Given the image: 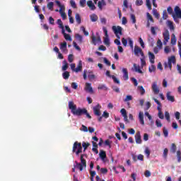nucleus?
Returning <instances> with one entry per match:
<instances>
[{
	"instance_id": "49530a36",
	"label": "nucleus",
	"mask_w": 181,
	"mask_h": 181,
	"mask_svg": "<svg viewBox=\"0 0 181 181\" xmlns=\"http://www.w3.org/2000/svg\"><path fill=\"white\" fill-rule=\"evenodd\" d=\"M156 70V66H155V65L152 64L149 68H148V71L150 73H152L153 71H155Z\"/></svg>"
},
{
	"instance_id": "a19ab883",
	"label": "nucleus",
	"mask_w": 181,
	"mask_h": 181,
	"mask_svg": "<svg viewBox=\"0 0 181 181\" xmlns=\"http://www.w3.org/2000/svg\"><path fill=\"white\" fill-rule=\"evenodd\" d=\"M156 30H158V27H151V35H153V36L156 35Z\"/></svg>"
},
{
	"instance_id": "13d9d810",
	"label": "nucleus",
	"mask_w": 181,
	"mask_h": 181,
	"mask_svg": "<svg viewBox=\"0 0 181 181\" xmlns=\"http://www.w3.org/2000/svg\"><path fill=\"white\" fill-rule=\"evenodd\" d=\"M64 37L66 39V40L71 42V36H70L69 34H64Z\"/></svg>"
},
{
	"instance_id": "423d86ee",
	"label": "nucleus",
	"mask_w": 181,
	"mask_h": 181,
	"mask_svg": "<svg viewBox=\"0 0 181 181\" xmlns=\"http://www.w3.org/2000/svg\"><path fill=\"white\" fill-rule=\"evenodd\" d=\"M101 105L100 104L96 105L95 107H93V111L94 113V115L96 117H101Z\"/></svg>"
},
{
	"instance_id": "a211bd4d",
	"label": "nucleus",
	"mask_w": 181,
	"mask_h": 181,
	"mask_svg": "<svg viewBox=\"0 0 181 181\" xmlns=\"http://www.w3.org/2000/svg\"><path fill=\"white\" fill-rule=\"evenodd\" d=\"M81 70H83V62H81V60H80L78 62L77 67L74 69V71L76 73H78V71H81Z\"/></svg>"
},
{
	"instance_id": "6ab92c4d",
	"label": "nucleus",
	"mask_w": 181,
	"mask_h": 181,
	"mask_svg": "<svg viewBox=\"0 0 181 181\" xmlns=\"http://www.w3.org/2000/svg\"><path fill=\"white\" fill-rule=\"evenodd\" d=\"M174 11H175V16L177 18H180V19H181V10H180V8H179V6H175Z\"/></svg>"
},
{
	"instance_id": "603ef678",
	"label": "nucleus",
	"mask_w": 181,
	"mask_h": 181,
	"mask_svg": "<svg viewBox=\"0 0 181 181\" xmlns=\"http://www.w3.org/2000/svg\"><path fill=\"white\" fill-rule=\"evenodd\" d=\"M132 95H128L126 96V98L124 100V103H127L128 101H132Z\"/></svg>"
},
{
	"instance_id": "a18cd8bd",
	"label": "nucleus",
	"mask_w": 181,
	"mask_h": 181,
	"mask_svg": "<svg viewBox=\"0 0 181 181\" xmlns=\"http://www.w3.org/2000/svg\"><path fill=\"white\" fill-rule=\"evenodd\" d=\"M73 46L74 47H75V49H76V50H78V52H81V48L78 47V45H77V42H76L75 41L73 42Z\"/></svg>"
},
{
	"instance_id": "72a5a7b5",
	"label": "nucleus",
	"mask_w": 181,
	"mask_h": 181,
	"mask_svg": "<svg viewBox=\"0 0 181 181\" xmlns=\"http://www.w3.org/2000/svg\"><path fill=\"white\" fill-rule=\"evenodd\" d=\"M98 90H105V91H107V90H108V88H107V86H105V84H100L98 86Z\"/></svg>"
},
{
	"instance_id": "f257e3e1",
	"label": "nucleus",
	"mask_w": 181,
	"mask_h": 181,
	"mask_svg": "<svg viewBox=\"0 0 181 181\" xmlns=\"http://www.w3.org/2000/svg\"><path fill=\"white\" fill-rule=\"evenodd\" d=\"M69 109L71 110V112L73 115H76V117H81V115H86L88 119H91V115L87 111L86 108L78 107L77 105L74 104V102L70 101L69 102Z\"/></svg>"
},
{
	"instance_id": "09e8293b",
	"label": "nucleus",
	"mask_w": 181,
	"mask_h": 181,
	"mask_svg": "<svg viewBox=\"0 0 181 181\" xmlns=\"http://www.w3.org/2000/svg\"><path fill=\"white\" fill-rule=\"evenodd\" d=\"M136 6H141V5H144V1L142 0H136Z\"/></svg>"
},
{
	"instance_id": "79ce46f5",
	"label": "nucleus",
	"mask_w": 181,
	"mask_h": 181,
	"mask_svg": "<svg viewBox=\"0 0 181 181\" xmlns=\"http://www.w3.org/2000/svg\"><path fill=\"white\" fill-rule=\"evenodd\" d=\"M140 60L142 67L146 66V61H145V55H144V57H142Z\"/></svg>"
},
{
	"instance_id": "338daca9",
	"label": "nucleus",
	"mask_w": 181,
	"mask_h": 181,
	"mask_svg": "<svg viewBox=\"0 0 181 181\" xmlns=\"http://www.w3.org/2000/svg\"><path fill=\"white\" fill-rule=\"evenodd\" d=\"M131 80L134 83V85L135 86V87H136V86H138V81L136 80V78H131Z\"/></svg>"
},
{
	"instance_id": "de8ad7c7",
	"label": "nucleus",
	"mask_w": 181,
	"mask_h": 181,
	"mask_svg": "<svg viewBox=\"0 0 181 181\" xmlns=\"http://www.w3.org/2000/svg\"><path fill=\"white\" fill-rule=\"evenodd\" d=\"M80 130L83 131V132H88V128H87V127L85 126L84 124H82Z\"/></svg>"
},
{
	"instance_id": "f704fd0d",
	"label": "nucleus",
	"mask_w": 181,
	"mask_h": 181,
	"mask_svg": "<svg viewBox=\"0 0 181 181\" xmlns=\"http://www.w3.org/2000/svg\"><path fill=\"white\" fill-rule=\"evenodd\" d=\"M90 20L92 22H97V21H98V16L95 14H92L90 16Z\"/></svg>"
},
{
	"instance_id": "bb28decb",
	"label": "nucleus",
	"mask_w": 181,
	"mask_h": 181,
	"mask_svg": "<svg viewBox=\"0 0 181 181\" xmlns=\"http://www.w3.org/2000/svg\"><path fill=\"white\" fill-rule=\"evenodd\" d=\"M177 149V147L176 146V144H172L171 148L170 149L171 153H176V150Z\"/></svg>"
},
{
	"instance_id": "1a4fd4ad",
	"label": "nucleus",
	"mask_w": 181,
	"mask_h": 181,
	"mask_svg": "<svg viewBox=\"0 0 181 181\" xmlns=\"http://www.w3.org/2000/svg\"><path fill=\"white\" fill-rule=\"evenodd\" d=\"M112 30L114 31L115 35H122V28L119 25H118L117 27L115 25H113L112 27Z\"/></svg>"
},
{
	"instance_id": "5fc2aeb1",
	"label": "nucleus",
	"mask_w": 181,
	"mask_h": 181,
	"mask_svg": "<svg viewBox=\"0 0 181 181\" xmlns=\"http://www.w3.org/2000/svg\"><path fill=\"white\" fill-rule=\"evenodd\" d=\"M71 6L74 8V9H76L77 8V5H76V1L74 0L70 1Z\"/></svg>"
},
{
	"instance_id": "4468645a",
	"label": "nucleus",
	"mask_w": 181,
	"mask_h": 181,
	"mask_svg": "<svg viewBox=\"0 0 181 181\" xmlns=\"http://www.w3.org/2000/svg\"><path fill=\"white\" fill-rule=\"evenodd\" d=\"M163 36L164 37L165 42H169V39H170V35L169 34V30H165L163 33Z\"/></svg>"
},
{
	"instance_id": "9d476101",
	"label": "nucleus",
	"mask_w": 181,
	"mask_h": 181,
	"mask_svg": "<svg viewBox=\"0 0 181 181\" xmlns=\"http://www.w3.org/2000/svg\"><path fill=\"white\" fill-rule=\"evenodd\" d=\"M153 92L155 95L159 94V87H158V82H153L151 86Z\"/></svg>"
},
{
	"instance_id": "ea45409f",
	"label": "nucleus",
	"mask_w": 181,
	"mask_h": 181,
	"mask_svg": "<svg viewBox=\"0 0 181 181\" xmlns=\"http://www.w3.org/2000/svg\"><path fill=\"white\" fill-rule=\"evenodd\" d=\"M176 42H177L176 36H175V34H173L171 37V45H176Z\"/></svg>"
},
{
	"instance_id": "412c9836",
	"label": "nucleus",
	"mask_w": 181,
	"mask_h": 181,
	"mask_svg": "<svg viewBox=\"0 0 181 181\" xmlns=\"http://www.w3.org/2000/svg\"><path fill=\"white\" fill-rule=\"evenodd\" d=\"M148 57H149V60H150V63H151V64H155V54H153V53L148 52Z\"/></svg>"
},
{
	"instance_id": "69168bd1",
	"label": "nucleus",
	"mask_w": 181,
	"mask_h": 181,
	"mask_svg": "<svg viewBox=\"0 0 181 181\" xmlns=\"http://www.w3.org/2000/svg\"><path fill=\"white\" fill-rule=\"evenodd\" d=\"M103 62L107 64V66H111V62L108 61L107 58H103Z\"/></svg>"
},
{
	"instance_id": "6e6d98bb",
	"label": "nucleus",
	"mask_w": 181,
	"mask_h": 181,
	"mask_svg": "<svg viewBox=\"0 0 181 181\" xmlns=\"http://www.w3.org/2000/svg\"><path fill=\"white\" fill-rule=\"evenodd\" d=\"M169 152V150L168 148H165L163 151V158H165V159H166V158H168V153Z\"/></svg>"
},
{
	"instance_id": "c03bdc74",
	"label": "nucleus",
	"mask_w": 181,
	"mask_h": 181,
	"mask_svg": "<svg viewBox=\"0 0 181 181\" xmlns=\"http://www.w3.org/2000/svg\"><path fill=\"white\" fill-rule=\"evenodd\" d=\"M134 67L135 71H136L137 73L142 74V70H141V69H139V66H136V64H134Z\"/></svg>"
},
{
	"instance_id": "b1692460",
	"label": "nucleus",
	"mask_w": 181,
	"mask_h": 181,
	"mask_svg": "<svg viewBox=\"0 0 181 181\" xmlns=\"http://www.w3.org/2000/svg\"><path fill=\"white\" fill-rule=\"evenodd\" d=\"M167 25L168 26L170 30H175V25H173V22L168 21Z\"/></svg>"
},
{
	"instance_id": "37998d69",
	"label": "nucleus",
	"mask_w": 181,
	"mask_h": 181,
	"mask_svg": "<svg viewBox=\"0 0 181 181\" xmlns=\"http://www.w3.org/2000/svg\"><path fill=\"white\" fill-rule=\"evenodd\" d=\"M48 9L50 11H53V6H54V4L52 1L49 2L47 5Z\"/></svg>"
},
{
	"instance_id": "4d7b16f0",
	"label": "nucleus",
	"mask_w": 181,
	"mask_h": 181,
	"mask_svg": "<svg viewBox=\"0 0 181 181\" xmlns=\"http://www.w3.org/2000/svg\"><path fill=\"white\" fill-rule=\"evenodd\" d=\"M102 117H103V118H110V113L107 111H104Z\"/></svg>"
},
{
	"instance_id": "864d4df0",
	"label": "nucleus",
	"mask_w": 181,
	"mask_h": 181,
	"mask_svg": "<svg viewBox=\"0 0 181 181\" xmlns=\"http://www.w3.org/2000/svg\"><path fill=\"white\" fill-rule=\"evenodd\" d=\"M165 117L167 121H168V122H170V115L168 113V112H165Z\"/></svg>"
},
{
	"instance_id": "bf43d9fd",
	"label": "nucleus",
	"mask_w": 181,
	"mask_h": 181,
	"mask_svg": "<svg viewBox=\"0 0 181 181\" xmlns=\"http://www.w3.org/2000/svg\"><path fill=\"white\" fill-rule=\"evenodd\" d=\"M79 4L81 8H84L86 6V0H80Z\"/></svg>"
},
{
	"instance_id": "3c124183",
	"label": "nucleus",
	"mask_w": 181,
	"mask_h": 181,
	"mask_svg": "<svg viewBox=\"0 0 181 181\" xmlns=\"http://www.w3.org/2000/svg\"><path fill=\"white\" fill-rule=\"evenodd\" d=\"M163 135L165 138H168V136H169V132H168V129H166V128H163Z\"/></svg>"
},
{
	"instance_id": "2eb2a0df",
	"label": "nucleus",
	"mask_w": 181,
	"mask_h": 181,
	"mask_svg": "<svg viewBox=\"0 0 181 181\" xmlns=\"http://www.w3.org/2000/svg\"><path fill=\"white\" fill-rule=\"evenodd\" d=\"M103 6H107L105 0H101L98 2V7L99 8L100 11H103Z\"/></svg>"
},
{
	"instance_id": "dca6fc26",
	"label": "nucleus",
	"mask_w": 181,
	"mask_h": 181,
	"mask_svg": "<svg viewBox=\"0 0 181 181\" xmlns=\"http://www.w3.org/2000/svg\"><path fill=\"white\" fill-rule=\"evenodd\" d=\"M122 73H123L124 80H125V81L129 80V76L128 75V69H127V68H123L122 69Z\"/></svg>"
},
{
	"instance_id": "e2e57ef3",
	"label": "nucleus",
	"mask_w": 181,
	"mask_h": 181,
	"mask_svg": "<svg viewBox=\"0 0 181 181\" xmlns=\"http://www.w3.org/2000/svg\"><path fill=\"white\" fill-rule=\"evenodd\" d=\"M156 127H158V128H162V123L160 122L159 119H157L156 121Z\"/></svg>"
},
{
	"instance_id": "cd10ccee",
	"label": "nucleus",
	"mask_w": 181,
	"mask_h": 181,
	"mask_svg": "<svg viewBox=\"0 0 181 181\" xmlns=\"http://www.w3.org/2000/svg\"><path fill=\"white\" fill-rule=\"evenodd\" d=\"M75 19H76L78 25H80V23H81V16H80V14H78V13H76Z\"/></svg>"
},
{
	"instance_id": "ddd939ff",
	"label": "nucleus",
	"mask_w": 181,
	"mask_h": 181,
	"mask_svg": "<svg viewBox=\"0 0 181 181\" xmlns=\"http://www.w3.org/2000/svg\"><path fill=\"white\" fill-rule=\"evenodd\" d=\"M172 92L168 91L167 92L166 97L167 100L168 101H170V103H175V96L172 95Z\"/></svg>"
},
{
	"instance_id": "473e14b6",
	"label": "nucleus",
	"mask_w": 181,
	"mask_h": 181,
	"mask_svg": "<svg viewBox=\"0 0 181 181\" xmlns=\"http://www.w3.org/2000/svg\"><path fill=\"white\" fill-rule=\"evenodd\" d=\"M141 95H144V94H145V88H144V86H139L137 87Z\"/></svg>"
},
{
	"instance_id": "0eeeda50",
	"label": "nucleus",
	"mask_w": 181,
	"mask_h": 181,
	"mask_svg": "<svg viewBox=\"0 0 181 181\" xmlns=\"http://www.w3.org/2000/svg\"><path fill=\"white\" fill-rule=\"evenodd\" d=\"M103 29L105 36L103 40L104 44L106 45V46H110V38L108 37V30L105 27H104Z\"/></svg>"
},
{
	"instance_id": "7ed1b4c3",
	"label": "nucleus",
	"mask_w": 181,
	"mask_h": 181,
	"mask_svg": "<svg viewBox=\"0 0 181 181\" xmlns=\"http://www.w3.org/2000/svg\"><path fill=\"white\" fill-rule=\"evenodd\" d=\"M75 163H76V168L81 171L83 168H87V161L84 159V154L81 155V163L77 161H75Z\"/></svg>"
},
{
	"instance_id": "052dcab7",
	"label": "nucleus",
	"mask_w": 181,
	"mask_h": 181,
	"mask_svg": "<svg viewBox=\"0 0 181 181\" xmlns=\"http://www.w3.org/2000/svg\"><path fill=\"white\" fill-rule=\"evenodd\" d=\"M112 78L114 83H116V84H119V81L118 80V78H117V77H115V76L112 75Z\"/></svg>"
},
{
	"instance_id": "c9c22d12",
	"label": "nucleus",
	"mask_w": 181,
	"mask_h": 181,
	"mask_svg": "<svg viewBox=\"0 0 181 181\" xmlns=\"http://www.w3.org/2000/svg\"><path fill=\"white\" fill-rule=\"evenodd\" d=\"M153 15L155 16V18H156L157 19H159V17L160 16V15L159 14V13H158V10L156 9H153Z\"/></svg>"
},
{
	"instance_id": "58836bf2",
	"label": "nucleus",
	"mask_w": 181,
	"mask_h": 181,
	"mask_svg": "<svg viewBox=\"0 0 181 181\" xmlns=\"http://www.w3.org/2000/svg\"><path fill=\"white\" fill-rule=\"evenodd\" d=\"M177 159L178 163H181V151H177Z\"/></svg>"
},
{
	"instance_id": "f03ea898",
	"label": "nucleus",
	"mask_w": 181,
	"mask_h": 181,
	"mask_svg": "<svg viewBox=\"0 0 181 181\" xmlns=\"http://www.w3.org/2000/svg\"><path fill=\"white\" fill-rule=\"evenodd\" d=\"M72 152L75 153L76 156H78V155L83 152V146H81V143L75 141L73 145Z\"/></svg>"
},
{
	"instance_id": "c85d7f7f",
	"label": "nucleus",
	"mask_w": 181,
	"mask_h": 181,
	"mask_svg": "<svg viewBox=\"0 0 181 181\" xmlns=\"http://www.w3.org/2000/svg\"><path fill=\"white\" fill-rule=\"evenodd\" d=\"M62 63L64 64V66H62V71H66V70H67V69H69V64L67 63V61H66V60H64Z\"/></svg>"
},
{
	"instance_id": "0e129e2a",
	"label": "nucleus",
	"mask_w": 181,
	"mask_h": 181,
	"mask_svg": "<svg viewBox=\"0 0 181 181\" xmlns=\"http://www.w3.org/2000/svg\"><path fill=\"white\" fill-rule=\"evenodd\" d=\"M164 52L166 54L170 53V47H169V46H166L164 49Z\"/></svg>"
},
{
	"instance_id": "e433bc0d",
	"label": "nucleus",
	"mask_w": 181,
	"mask_h": 181,
	"mask_svg": "<svg viewBox=\"0 0 181 181\" xmlns=\"http://www.w3.org/2000/svg\"><path fill=\"white\" fill-rule=\"evenodd\" d=\"M59 13L61 14V16L63 19V21H64L65 19H66L67 16L66 15V13L63 12V11L62 10V8L59 9Z\"/></svg>"
},
{
	"instance_id": "aec40b11",
	"label": "nucleus",
	"mask_w": 181,
	"mask_h": 181,
	"mask_svg": "<svg viewBox=\"0 0 181 181\" xmlns=\"http://www.w3.org/2000/svg\"><path fill=\"white\" fill-rule=\"evenodd\" d=\"M139 122L141 125H145V121L144 120V112H139Z\"/></svg>"
},
{
	"instance_id": "c756f323",
	"label": "nucleus",
	"mask_w": 181,
	"mask_h": 181,
	"mask_svg": "<svg viewBox=\"0 0 181 181\" xmlns=\"http://www.w3.org/2000/svg\"><path fill=\"white\" fill-rule=\"evenodd\" d=\"M82 146L83 148V152H86V150L88 148V146H90V143L83 141Z\"/></svg>"
},
{
	"instance_id": "7c9ffc66",
	"label": "nucleus",
	"mask_w": 181,
	"mask_h": 181,
	"mask_svg": "<svg viewBox=\"0 0 181 181\" xmlns=\"http://www.w3.org/2000/svg\"><path fill=\"white\" fill-rule=\"evenodd\" d=\"M62 77L64 80H69V77H70V73L69 71H65L62 74Z\"/></svg>"
},
{
	"instance_id": "9b49d317",
	"label": "nucleus",
	"mask_w": 181,
	"mask_h": 181,
	"mask_svg": "<svg viewBox=\"0 0 181 181\" xmlns=\"http://www.w3.org/2000/svg\"><path fill=\"white\" fill-rule=\"evenodd\" d=\"M85 91H87L88 93H90V94H93V93H94V90H93V87H91V83H86Z\"/></svg>"
},
{
	"instance_id": "a878e982",
	"label": "nucleus",
	"mask_w": 181,
	"mask_h": 181,
	"mask_svg": "<svg viewBox=\"0 0 181 181\" xmlns=\"http://www.w3.org/2000/svg\"><path fill=\"white\" fill-rule=\"evenodd\" d=\"M153 100L157 103L158 105L157 110L159 111V112H160V110H161L160 107H162V103H160V102H159V100H158V99L155 98H153Z\"/></svg>"
},
{
	"instance_id": "20e7f679",
	"label": "nucleus",
	"mask_w": 181,
	"mask_h": 181,
	"mask_svg": "<svg viewBox=\"0 0 181 181\" xmlns=\"http://www.w3.org/2000/svg\"><path fill=\"white\" fill-rule=\"evenodd\" d=\"M172 64H176V57L175 56L168 57V62L164 63V68L168 69V67L170 70H172Z\"/></svg>"
},
{
	"instance_id": "2f4dec72",
	"label": "nucleus",
	"mask_w": 181,
	"mask_h": 181,
	"mask_svg": "<svg viewBox=\"0 0 181 181\" xmlns=\"http://www.w3.org/2000/svg\"><path fill=\"white\" fill-rule=\"evenodd\" d=\"M130 21H132L133 25H135L136 23V17L134 14H130Z\"/></svg>"
},
{
	"instance_id": "39448f33",
	"label": "nucleus",
	"mask_w": 181,
	"mask_h": 181,
	"mask_svg": "<svg viewBox=\"0 0 181 181\" xmlns=\"http://www.w3.org/2000/svg\"><path fill=\"white\" fill-rule=\"evenodd\" d=\"M91 43L95 46L97 45L98 43H101V37H100V35H98L96 37L95 35H94V34H93L91 36Z\"/></svg>"
},
{
	"instance_id": "6e6552de",
	"label": "nucleus",
	"mask_w": 181,
	"mask_h": 181,
	"mask_svg": "<svg viewBox=\"0 0 181 181\" xmlns=\"http://www.w3.org/2000/svg\"><path fill=\"white\" fill-rule=\"evenodd\" d=\"M134 54L137 57H139V54H141V57H144V56H145L144 52L142 51V49H141V47H139L138 45H136L134 47Z\"/></svg>"
},
{
	"instance_id": "4c0bfd02",
	"label": "nucleus",
	"mask_w": 181,
	"mask_h": 181,
	"mask_svg": "<svg viewBox=\"0 0 181 181\" xmlns=\"http://www.w3.org/2000/svg\"><path fill=\"white\" fill-rule=\"evenodd\" d=\"M146 5L149 11L152 9V4H151V0H146Z\"/></svg>"
},
{
	"instance_id": "774afa93",
	"label": "nucleus",
	"mask_w": 181,
	"mask_h": 181,
	"mask_svg": "<svg viewBox=\"0 0 181 181\" xmlns=\"http://www.w3.org/2000/svg\"><path fill=\"white\" fill-rule=\"evenodd\" d=\"M120 112L122 117L127 115V110H125L124 108L121 109Z\"/></svg>"
},
{
	"instance_id": "f8f14e48",
	"label": "nucleus",
	"mask_w": 181,
	"mask_h": 181,
	"mask_svg": "<svg viewBox=\"0 0 181 181\" xmlns=\"http://www.w3.org/2000/svg\"><path fill=\"white\" fill-rule=\"evenodd\" d=\"M136 144H142V139L141 138V132H137L135 135Z\"/></svg>"
},
{
	"instance_id": "8fccbe9b",
	"label": "nucleus",
	"mask_w": 181,
	"mask_h": 181,
	"mask_svg": "<svg viewBox=\"0 0 181 181\" xmlns=\"http://www.w3.org/2000/svg\"><path fill=\"white\" fill-rule=\"evenodd\" d=\"M81 30L83 32V34L85 35V36H88L89 33H88L87 30H86V28L84 26L81 27Z\"/></svg>"
},
{
	"instance_id": "5701e85b",
	"label": "nucleus",
	"mask_w": 181,
	"mask_h": 181,
	"mask_svg": "<svg viewBox=\"0 0 181 181\" xmlns=\"http://www.w3.org/2000/svg\"><path fill=\"white\" fill-rule=\"evenodd\" d=\"M60 49L62 52H66V50H67V42H66V41H64L62 43H61V45H60Z\"/></svg>"
},
{
	"instance_id": "393cba45",
	"label": "nucleus",
	"mask_w": 181,
	"mask_h": 181,
	"mask_svg": "<svg viewBox=\"0 0 181 181\" xmlns=\"http://www.w3.org/2000/svg\"><path fill=\"white\" fill-rule=\"evenodd\" d=\"M99 156L102 159V160H104L105 158H107V153H105V151H100Z\"/></svg>"
},
{
	"instance_id": "680f3d73",
	"label": "nucleus",
	"mask_w": 181,
	"mask_h": 181,
	"mask_svg": "<svg viewBox=\"0 0 181 181\" xmlns=\"http://www.w3.org/2000/svg\"><path fill=\"white\" fill-rule=\"evenodd\" d=\"M163 19L164 20L168 19V13L166 12V10H164L163 11Z\"/></svg>"
},
{
	"instance_id": "f3484780",
	"label": "nucleus",
	"mask_w": 181,
	"mask_h": 181,
	"mask_svg": "<svg viewBox=\"0 0 181 181\" xmlns=\"http://www.w3.org/2000/svg\"><path fill=\"white\" fill-rule=\"evenodd\" d=\"M87 5L88 8L90 9V11H95L96 7L95 5H94V3H93V1L90 0L87 1Z\"/></svg>"
},
{
	"instance_id": "4be33fe9",
	"label": "nucleus",
	"mask_w": 181,
	"mask_h": 181,
	"mask_svg": "<svg viewBox=\"0 0 181 181\" xmlns=\"http://www.w3.org/2000/svg\"><path fill=\"white\" fill-rule=\"evenodd\" d=\"M75 38L79 45H81V43H83V35H81L80 34H76Z\"/></svg>"
}]
</instances>
